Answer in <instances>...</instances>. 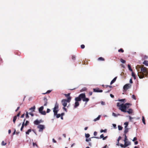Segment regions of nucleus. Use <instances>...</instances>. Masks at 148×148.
<instances>
[{
  "label": "nucleus",
  "mask_w": 148,
  "mask_h": 148,
  "mask_svg": "<svg viewBox=\"0 0 148 148\" xmlns=\"http://www.w3.org/2000/svg\"><path fill=\"white\" fill-rule=\"evenodd\" d=\"M79 96L81 99H82L83 101L85 102V103L86 104L87 102L89 101V99L86 97V95L85 93H82L80 94Z\"/></svg>",
  "instance_id": "7ed1b4c3"
},
{
  "label": "nucleus",
  "mask_w": 148,
  "mask_h": 148,
  "mask_svg": "<svg viewBox=\"0 0 148 148\" xmlns=\"http://www.w3.org/2000/svg\"><path fill=\"white\" fill-rule=\"evenodd\" d=\"M75 99L76 101L78 102L79 101H80L81 100L79 96L78 97H75Z\"/></svg>",
  "instance_id": "4468645a"
},
{
  "label": "nucleus",
  "mask_w": 148,
  "mask_h": 148,
  "mask_svg": "<svg viewBox=\"0 0 148 148\" xmlns=\"http://www.w3.org/2000/svg\"><path fill=\"white\" fill-rule=\"evenodd\" d=\"M127 66H128V68L129 69L130 71L132 72V69L131 68V66H130V64H128V65H127Z\"/></svg>",
  "instance_id": "a878e982"
},
{
  "label": "nucleus",
  "mask_w": 148,
  "mask_h": 148,
  "mask_svg": "<svg viewBox=\"0 0 148 148\" xmlns=\"http://www.w3.org/2000/svg\"><path fill=\"white\" fill-rule=\"evenodd\" d=\"M70 93H69L68 94H64V95L67 98V100L68 103H69L70 102L71 99V97L70 96Z\"/></svg>",
  "instance_id": "1a4fd4ad"
},
{
  "label": "nucleus",
  "mask_w": 148,
  "mask_h": 148,
  "mask_svg": "<svg viewBox=\"0 0 148 148\" xmlns=\"http://www.w3.org/2000/svg\"><path fill=\"white\" fill-rule=\"evenodd\" d=\"M44 109V107L43 106H42L40 107L38 109L39 112L41 114L43 115H45L46 114V112L45 111H43Z\"/></svg>",
  "instance_id": "39448f33"
},
{
  "label": "nucleus",
  "mask_w": 148,
  "mask_h": 148,
  "mask_svg": "<svg viewBox=\"0 0 148 148\" xmlns=\"http://www.w3.org/2000/svg\"><path fill=\"white\" fill-rule=\"evenodd\" d=\"M85 136L86 138H88L90 137V135L88 134H85Z\"/></svg>",
  "instance_id": "2f4dec72"
},
{
  "label": "nucleus",
  "mask_w": 148,
  "mask_h": 148,
  "mask_svg": "<svg viewBox=\"0 0 148 148\" xmlns=\"http://www.w3.org/2000/svg\"><path fill=\"white\" fill-rule=\"evenodd\" d=\"M51 91V90H48L45 93H43L42 94H45L47 93H50Z\"/></svg>",
  "instance_id": "e433bc0d"
},
{
  "label": "nucleus",
  "mask_w": 148,
  "mask_h": 148,
  "mask_svg": "<svg viewBox=\"0 0 148 148\" xmlns=\"http://www.w3.org/2000/svg\"><path fill=\"white\" fill-rule=\"evenodd\" d=\"M110 96L111 97H112V98H113V97H114V95H113L112 94H110Z\"/></svg>",
  "instance_id": "338daca9"
},
{
  "label": "nucleus",
  "mask_w": 148,
  "mask_h": 148,
  "mask_svg": "<svg viewBox=\"0 0 148 148\" xmlns=\"http://www.w3.org/2000/svg\"><path fill=\"white\" fill-rule=\"evenodd\" d=\"M20 108V107H17V109L16 110H15V111L16 112L17 111V110L19 109Z\"/></svg>",
  "instance_id": "69168bd1"
},
{
  "label": "nucleus",
  "mask_w": 148,
  "mask_h": 148,
  "mask_svg": "<svg viewBox=\"0 0 148 148\" xmlns=\"http://www.w3.org/2000/svg\"><path fill=\"white\" fill-rule=\"evenodd\" d=\"M137 140V138H136V137H135L133 138V139L132 140L134 142L135 140Z\"/></svg>",
  "instance_id": "603ef678"
},
{
  "label": "nucleus",
  "mask_w": 148,
  "mask_h": 148,
  "mask_svg": "<svg viewBox=\"0 0 148 148\" xmlns=\"http://www.w3.org/2000/svg\"><path fill=\"white\" fill-rule=\"evenodd\" d=\"M124 142V147H126L130 145H131V143L128 141V140L125 141Z\"/></svg>",
  "instance_id": "9d476101"
},
{
  "label": "nucleus",
  "mask_w": 148,
  "mask_h": 148,
  "mask_svg": "<svg viewBox=\"0 0 148 148\" xmlns=\"http://www.w3.org/2000/svg\"><path fill=\"white\" fill-rule=\"evenodd\" d=\"M143 64L146 66H148V61H145L143 62Z\"/></svg>",
  "instance_id": "6ab92c4d"
},
{
  "label": "nucleus",
  "mask_w": 148,
  "mask_h": 148,
  "mask_svg": "<svg viewBox=\"0 0 148 148\" xmlns=\"http://www.w3.org/2000/svg\"><path fill=\"white\" fill-rule=\"evenodd\" d=\"M52 142L53 143H56V141L54 138L52 139Z\"/></svg>",
  "instance_id": "4d7b16f0"
},
{
  "label": "nucleus",
  "mask_w": 148,
  "mask_h": 148,
  "mask_svg": "<svg viewBox=\"0 0 148 148\" xmlns=\"http://www.w3.org/2000/svg\"><path fill=\"white\" fill-rule=\"evenodd\" d=\"M128 140V139H127V137L126 136V135H125V139L124 140V141H127V140Z\"/></svg>",
  "instance_id": "a19ab883"
},
{
  "label": "nucleus",
  "mask_w": 148,
  "mask_h": 148,
  "mask_svg": "<svg viewBox=\"0 0 148 148\" xmlns=\"http://www.w3.org/2000/svg\"><path fill=\"white\" fill-rule=\"evenodd\" d=\"M51 111V110L49 109H47V113H48L50 112Z\"/></svg>",
  "instance_id": "3c124183"
},
{
  "label": "nucleus",
  "mask_w": 148,
  "mask_h": 148,
  "mask_svg": "<svg viewBox=\"0 0 148 148\" xmlns=\"http://www.w3.org/2000/svg\"><path fill=\"white\" fill-rule=\"evenodd\" d=\"M98 60H99V61H101V60L103 61V60H104V59L103 58H102V57H100V58H98Z\"/></svg>",
  "instance_id": "7c9ffc66"
},
{
  "label": "nucleus",
  "mask_w": 148,
  "mask_h": 148,
  "mask_svg": "<svg viewBox=\"0 0 148 148\" xmlns=\"http://www.w3.org/2000/svg\"><path fill=\"white\" fill-rule=\"evenodd\" d=\"M29 114V113H28L27 112H26V117L27 118H28L29 117V116L28 115V114Z\"/></svg>",
  "instance_id": "72a5a7b5"
},
{
  "label": "nucleus",
  "mask_w": 148,
  "mask_h": 148,
  "mask_svg": "<svg viewBox=\"0 0 148 148\" xmlns=\"http://www.w3.org/2000/svg\"><path fill=\"white\" fill-rule=\"evenodd\" d=\"M112 116H113L114 117H117L118 115H120V114H116L114 113L113 112L112 113Z\"/></svg>",
  "instance_id": "412c9836"
},
{
  "label": "nucleus",
  "mask_w": 148,
  "mask_h": 148,
  "mask_svg": "<svg viewBox=\"0 0 148 148\" xmlns=\"http://www.w3.org/2000/svg\"><path fill=\"white\" fill-rule=\"evenodd\" d=\"M101 116L100 115H99L97 118H95V119H94V121H97L99 120Z\"/></svg>",
  "instance_id": "f3484780"
},
{
  "label": "nucleus",
  "mask_w": 148,
  "mask_h": 148,
  "mask_svg": "<svg viewBox=\"0 0 148 148\" xmlns=\"http://www.w3.org/2000/svg\"><path fill=\"white\" fill-rule=\"evenodd\" d=\"M96 89L94 88L93 89V91L95 92H103V90H99V91H96Z\"/></svg>",
  "instance_id": "a211bd4d"
},
{
  "label": "nucleus",
  "mask_w": 148,
  "mask_h": 148,
  "mask_svg": "<svg viewBox=\"0 0 148 148\" xmlns=\"http://www.w3.org/2000/svg\"><path fill=\"white\" fill-rule=\"evenodd\" d=\"M121 62L123 63H124L125 62V61L123 59H121Z\"/></svg>",
  "instance_id": "4c0bfd02"
},
{
  "label": "nucleus",
  "mask_w": 148,
  "mask_h": 148,
  "mask_svg": "<svg viewBox=\"0 0 148 148\" xmlns=\"http://www.w3.org/2000/svg\"><path fill=\"white\" fill-rule=\"evenodd\" d=\"M56 117L57 118H59L61 116L60 114H58L57 113H56Z\"/></svg>",
  "instance_id": "c85d7f7f"
},
{
  "label": "nucleus",
  "mask_w": 148,
  "mask_h": 148,
  "mask_svg": "<svg viewBox=\"0 0 148 148\" xmlns=\"http://www.w3.org/2000/svg\"><path fill=\"white\" fill-rule=\"evenodd\" d=\"M107 130L106 129H105V130H100V132L101 133H102L103 132H107Z\"/></svg>",
  "instance_id": "cd10ccee"
},
{
  "label": "nucleus",
  "mask_w": 148,
  "mask_h": 148,
  "mask_svg": "<svg viewBox=\"0 0 148 148\" xmlns=\"http://www.w3.org/2000/svg\"><path fill=\"white\" fill-rule=\"evenodd\" d=\"M86 88H83L80 90V92H82L83 91H86Z\"/></svg>",
  "instance_id": "aec40b11"
},
{
  "label": "nucleus",
  "mask_w": 148,
  "mask_h": 148,
  "mask_svg": "<svg viewBox=\"0 0 148 148\" xmlns=\"http://www.w3.org/2000/svg\"><path fill=\"white\" fill-rule=\"evenodd\" d=\"M33 145L34 147L35 146H36L37 147V145L36 143H33Z\"/></svg>",
  "instance_id": "5fc2aeb1"
},
{
  "label": "nucleus",
  "mask_w": 148,
  "mask_h": 148,
  "mask_svg": "<svg viewBox=\"0 0 148 148\" xmlns=\"http://www.w3.org/2000/svg\"><path fill=\"white\" fill-rule=\"evenodd\" d=\"M36 107L35 106H33V107L30 108L29 109V110L30 111V112H33L35 111V109Z\"/></svg>",
  "instance_id": "f8f14e48"
},
{
  "label": "nucleus",
  "mask_w": 148,
  "mask_h": 148,
  "mask_svg": "<svg viewBox=\"0 0 148 148\" xmlns=\"http://www.w3.org/2000/svg\"><path fill=\"white\" fill-rule=\"evenodd\" d=\"M25 119H24V122H23V123H22V126H23L24 127V125H25V123H24V122L25 121Z\"/></svg>",
  "instance_id": "bf43d9fd"
},
{
  "label": "nucleus",
  "mask_w": 148,
  "mask_h": 148,
  "mask_svg": "<svg viewBox=\"0 0 148 148\" xmlns=\"http://www.w3.org/2000/svg\"><path fill=\"white\" fill-rule=\"evenodd\" d=\"M142 121H143V123L145 125V118H144V117L143 116H142Z\"/></svg>",
  "instance_id": "393cba45"
},
{
  "label": "nucleus",
  "mask_w": 148,
  "mask_h": 148,
  "mask_svg": "<svg viewBox=\"0 0 148 148\" xmlns=\"http://www.w3.org/2000/svg\"><path fill=\"white\" fill-rule=\"evenodd\" d=\"M125 99H120L118 100V101H121L122 102H125Z\"/></svg>",
  "instance_id": "c9c22d12"
},
{
  "label": "nucleus",
  "mask_w": 148,
  "mask_h": 148,
  "mask_svg": "<svg viewBox=\"0 0 148 148\" xmlns=\"http://www.w3.org/2000/svg\"><path fill=\"white\" fill-rule=\"evenodd\" d=\"M131 86V85L129 84H127L124 86L123 88L124 90H126L130 88Z\"/></svg>",
  "instance_id": "0eeeda50"
},
{
  "label": "nucleus",
  "mask_w": 148,
  "mask_h": 148,
  "mask_svg": "<svg viewBox=\"0 0 148 148\" xmlns=\"http://www.w3.org/2000/svg\"><path fill=\"white\" fill-rule=\"evenodd\" d=\"M121 136H119L117 140V142H119V140L121 139Z\"/></svg>",
  "instance_id": "09e8293b"
},
{
  "label": "nucleus",
  "mask_w": 148,
  "mask_h": 148,
  "mask_svg": "<svg viewBox=\"0 0 148 148\" xmlns=\"http://www.w3.org/2000/svg\"><path fill=\"white\" fill-rule=\"evenodd\" d=\"M67 102H68L67 100L66 99H63L61 101L62 104L64 107L66 106Z\"/></svg>",
  "instance_id": "6e6552de"
},
{
  "label": "nucleus",
  "mask_w": 148,
  "mask_h": 148,
  "mask_svg": "<svg viewBox=\"0 0 148 148\" xmlns=\"http://www.w3.org/2000/svg\"><path fill=\"white\" fill-rule=\"evenodd\" d=\"M130 83H132V79H130Z\"/></svg>",
  "instance_id": "0e129e2a"
},
{
  "label": "nucleus",
  "mask_w": 148,
  "mask_h": 148,
  "mask_svg": "<svg viewBox=\"0 0 148 148\" xmlns=\"http://www.w3.org/2000/svg\"><path fill=\"white\" fill-rule=\"evenodd\" d=\"M118 51L119 52H120L121 51L122 52H123L124 51L122 49H121L118 50Z\"/></svg>",
  "instance_id": "79ce46f5"
},
{
  "label": "nucleus",
  "mask_w": 148,
  "mask_h": 148,
  "mask_svg": "<svg viewBox=\"0 0 148 148\" xmlns=\"http://www.w3.org/2000/svg\"><path fill=\"white\" fill-rule=\"evenodd\" d=\"M91 139L90 138H89L88 139H86V142H88L89 141H90Z\"/></svg>",
  "instance_id": "8fccbe9b"
},
{
  "label": "nucleus",
  "mask_w": 148,
  "mask_h": 148,
  "mask_svg": "<svg viewBox=\"0 0 148 148\" xmlns=\"http://www.w3.org/2000/svg\"><path fill=\"white\" fill-rule=\"evenodd\" d=\"M101 104L102 105H105V103L103 101H101Z\"/></svg>",
  "instance_id": "6e6d98bb"
},
{
  "label": "nucleus",
  "mask_w": 148,
  "mask_h": 148,
  "mask_svg": "<svg viewBox=\"0 0 148 148\" xmlns=\"http://www.w3.org/2000/svg\"><path fill=\"white\" fill-rule=\"evenodd\" d=\"M79 103L78 101H76L75 103V105L74 106V107L75 108H76L77 107L79 106Z\"/></svg>",
  "instance_id": "ddd939ff"
},
{
  "label": "nucleus",
  "mask_w": 148,
  "mask_h": 148,
  "mask_svg": "<svg viewBox=\"0 0 148 148\" xmlns=\"http://www.w3.org/2000/svg\"><path fill=\"white\" fill-rule=\"evenodd\" d=\"M58 110V105L57 103H56L55 104L54 107L53 108L54 116H56V113H57Z\"/></svg>",
  "instance_id": "20e7f679"
},
{
  "label": "nucleus",
  "mask_w": 148,
  "mask_h": 148,
  "mask_svg": "<svg viewBox=\"0 0 148 148\" xmlns=\"http://www.w3.org/2000/svg\"><path fill=\"white\" fill-rule=\"evenodd\" d=\"M17 119V117H16V116H15L14 117V118H13V122H14V123L15 122V121H16V120Z\"/></svg>",
  "instance_id": "c756f323"
},
{
  "label": "nucleus",
  "mask_w": 148,
  "mask_h": 148,
  "mask_svg": "<svg viewBox=\"0 0 148 148\" xmlns=\"http://www.w3.org/2000/svg\"><path fill=\"white\" fill-rule=\"evenodd\" d=\"M132 75L134 78V79H136V76L134 73L132 72Z\"/></svg>",
  "instance_id": "b1692460"
},
{
  "label": "nucleus",
  "mask_w": 148,
  "mask_h": 148,
  "mask_svg": "<svg viewBox=\"0 0 148 148\" xmlns=\"http://www.w3.org/2000/svg\"><path fill=\"white\" fill-rule=\"evenodd\" d=\"M118 130H121L123 129V127L119 125L118 126Z\"/></svg>",
  "instance_id": "bb28decb"
},
{
  "label": "nucleus",
  "mask_w": 148,
  "mask_h": 148,
  "mask_svg": "<svg viewBox=\"0 0 148 148\" xmlns=\"http://www.w3.org/2000/svg\"><path fill=\"white\" fill-rule=\"evenodd\" d=\"M32 112H29V114L31 115L32 116H34V114H33L32 113Z\"/></svg>",
  "instance_id": "a18cd8bd"
},
{
  "label": "nucleus",
  "mask_w": 148,
  "mask_h": 148,
  "mask_svg": "<svg viewBox=\"0 0 148 148\" xmlns=\"http://www.w3.org/2000/svg\"><path fill=\"white\" fill-rule=\"evenodd\" d=\"M20 115V112H19L17 115L16 117H17V116H19Z\"/></svg>",
  "instance_id": "e2e57ef3"
},
{
  "label": "nucleus",
  "mask_w": 148,
  "mask_h": 148,
  "mask_svg": "<svg viewBox=\"0 0 148 148\" xmlns=\"http://www.w3.org/2000/svg\"><path fill=\"white\" fill-rule=\"evenodd\" d=\"M24 115H25L24 114H23L21 116V118H23V117H24Z\"/></svg>",
  "instance_id": "774afa93"
},
{
  "label": "nucleus",
  "mask_w": 148,
  "mask_h": 148,
  "mask_svg": "<svg viewBox=\"0 0 148 148\" xmlns=\"http://www.w3.org/2000/svg\"><path fill=\"white\" fill-rule=\"evenodd\" d=\"M117 77H115L111 81L110 83V84L112 85V84L113 83H114L116 81V79Z\"/></svg>",
  "instance_id": "dca6fc26"
},
{
  "label": "nucleus",
  "mask_w": 148,
  "mask_h": 148,
  "mask_svg": "<svg viewBox=\"0 0 148 148\" xmlns=\"http://www.w3.org/2000/svg\"><path fill=\"white\" fill-rule=\"evenodd\" d=\"M63 109L66 111V112H67V110H66V108H65V107H64L63 108Z\"/></svg>",
  "instance_id": "680f3d73"
},
{
  "label": "nucleus",
  "mask_w": 148,
  "mask_h": 148,
  "mask_svg": "<svg viewBox=\"0 0 148 148\" xmlns=\"http://www.w3.org/2000/svg\"><path fill=\"white\" fill-rule=\"evenodd\" d=\"M29 122L28 121H27L25 123V125L26 126L28 124Z\"/></svg>",
  "instance_id": "37998d69"
},
{
  "label": "nucleus",
  "mask_w": 148,
  "mask_h": 148,
  "mask_svg": "<svg viewBox=\"0 0 148 148\" xmlns=\"http://www.w3.org/2000/svg\"><path fill=\"white\" fill-rule=\"evenodd\" d=\"M44 101L45 102V103L44 105V106H47V99L46 98H44Z\"/></svg>",
  "instance_id": "2eb2a0df"
},
{
  "label": "nucleus",
  "mask_w": 148,
  "mask_h": 148,
  "mask_svg": "<svg viewBox=\"0 0 148 148\" xmlns=\"http://www.w3.org/2000/svg\"><path fill=\"white\" fill-rule=\"evenodd\" d=\"M37 127L39 129V132H42L43 130L45 128V126L42 125H39Z\"/></svg>",
  "instance_id": "423d86ee"
},
{
  "label": "nucleus",
  "mask_w": 148,
  "mask_h": 148,
  "mask_svg": "<svg viewBox=\"0 0 148 148\" xmlns=\"http://www.w3.org/2000/svg\"><path fill=\"white\" fill-rule=\"evenodd\" d=\"M31 132V129H29L28 131L26 132L25 133L26 134H29L30 132Z\"/></svg>",
  "instance_id": "5701e85b"
},
{
  "label": "nucleus",
  "mask_w": 148,
  "mask_h": 148,
  "mask_svg": "<svg viewBox=\"0 0 148 148\" xmlns=\"http://www.w3.org/2000/svg\"><path fill=\"white\" fill-rule=\"evenodd\" d=\"M42 121L40 120H38L37 119L34 122V123L35 125H38L39 123H40Z\"/></svg>",
  "instance_id": "9b49d317"
},
{
  "label": "nucleus",
  "mask_w": 148,
  "mask_h": 148,
  "mask_svg": "<svg viewBox=\"0 0 148 148\" xmlns=\"http://www.w3.org/2000/svg\"><path fill=\"white\" fill-rule=\"evenodd\" d=\"M6 144V143H4L3 141L1 143V145L3 146H5Z\"/></svg>",
  "instance_id": "f704fd0d"
},
{
  "label": "nucleus",
  "mask_w": 148,
  "mask_h": 148,
  "mask_svg": "<svg viewBox=\"0 0 148 148\" xmlns=\"http://www.w3.org/2000/svg\"><path fill=\"white\" fill-rule=\"evenodd\" d=\"M124 125H125V128L127 127L128 125V122H125L124 123Z\"/></svg>",
  "instance_id": "4be33fe9"
},
{
  "label": "nucleus",
  "mask_w": 148,
  "mask_h": 148,
  "mask_svg": "<svg viewBox=\"0 0 148 148\" xmlns=\"http://www.w3.org/2000/svg\"><path fill=\"white\" fill-rule=\"evenodd\" d=\"M97 134V133L96 132H95L94 133V135L95 136H96Z\"/></svg>",
  "instance_id": "13d9d810"
},
{
  "label": "nucleus",
  "mask_w": 148,
  "mask_h": 148,
  "mask_svg": "<svg viewBox=\"0 0 148 148\" xmlns=\"http://www.w3.org/2000/svg\"><path fill=\"white\" fill-rule=\"evenodd\" d=\"M81 47L82 49H84L85 47V46L84 45H82L81 46Z\"/></svg>",
  "instance_id": "de8ad7c7"
},
{
  "label": "nucleus",
  "mask_w": 148,
  "mask_h": 148,
  "mask_svg": "<svg viewBox=\"0 0 148 148\" xmlns=\"http://www.w3.org/2000/svg\"><path fill=\"white\" fill-rule=\"evenodd\" d=\"M130 120V121L132 122L133 121L132 120V119H134V118L131 117L130 116H128Z\"/></svg>",
  "instance_id": "58836bf2"
},
{
  "label": "nucleus",
  "mask_w": 148,
  "mask_h": 148,
  "mask_svg": "<svg viewBox=\"0 0 148 148\" xmlns=\"http://www.w3.org/2000/svg\"><path fill=\"white\" fill-rule=\"evenodd\" d=\"M137 71V75L140 79L144 77V76L147 77L148 75V71L147 69L145 67H141L139 65H137L136 67Z\"/></svg>",
  "instance_id": "f257e3e1"
},
{
  "label": "nucleus",
  "mask_w": 148,
  "mask_h": 148,
  "mask_svg": "<svg viewBox=\"0 0 148 148\" xmlns=\"http://www.w3.org/2000/svg\"><path fill=\"white\" fill-rule=\"evenodd\" d=\"M120 146L122 147V148H125V147H124V145H123L122 144H120Z\"/></svg>",
  "instance_id": "c03bdc74"
},
{
  "label": "nucleus",
  "mask_w": 148,
  "mask_h": 148,
  "mask_svg": "<svg viewBox=\"0 0 148 148\" xmlns=\"http://www.w3.org/2000/svg\"><path fill=\"white\" fill-rule=\"evenodd\" d=\"M104 136H103V134H101L100 136V138H103V137Z\"/></svg>",
  "instance_id": "864d4df0"
},
{
  "label": "nucleus",
  "mask_w": 148,
  "mask_h": 148,
  "mask_svg": "<svg viewBox=\"0 0 148 148\" xmlns=\"http://www.w3.org/2000/svg\"><path fill=\"white\" fill-rule=\"evenodd\" d=\"M132 98L136 100V97L134 95H133L132 96Z\"/></svg>",
  "instance_id": "ea45409f"
},
{
  "label": "nucleus",
  "mask_w": 148,
  "mask_h": 148,
  "mask_svg": "<svg viewBox=\"0 0 148 148\" xmlns=\"http://www.w3.org/2000/svg\"><path fill=\"white\" fill-rule=\"evenodd\" d=\"M128 131V129L126 128H125L124 132L125 133H127Z\"/></svg>",
  "instance_id": "473e14b6"
},
{
  "label": "nucleus",
  "mask_w": 148,
  "mask_h": 148,
  "mask_svg": "<svg viewBox=\"0 0 148 148\" xmlns=\"http://www.w3.org/2000/svg\"><path fill=\"white\" fill-rule=\"evenodd\" d=\"M107 138V136H106V137H103V138H102V139H103V140H105V139H106Z\"/></svg>",
  "instance_id": "052dcab7"
},
{
  "label": "nucleus",
  "mask_w": 148,
  "mask_h": 148,
  "mask_svg": "<svg viewBox=\"0 0 148 148\" xmlns=\"http://www.w3.org/2000/svg\"><path fill=\"white\" fill-rule=\"evenodd\" d=\"M131 104L129 103H127L125 104H121L120 103H118L117 106L119 107V109L121 111L126 112H127L129 114H131L133 113V110L132 109H129L128 111H126V109L129 108V106H131Z\"/></svg>",
  "instance_id": "f03ea898"
},
{
  "label": "nucleus",
  "mask_w": 148,
  "mask_h": 148,
  "mask_svg": "<svg viewBox=\"0 0 148 148\" xmlns=\"http://www.w3.org/2000/svg\"><path fill=\"white\" fill-rule=\"evenodd\" d=\"M112 125L114 128L116 129V124H113Z\"/></svg>",
  "instance_id": "49530a36"
}]
</instances>
